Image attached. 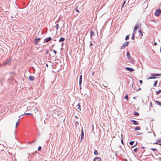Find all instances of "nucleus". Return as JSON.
Instances as JSON below:
<instances>
[{
  "label": "nucleus",
  "mask_w": 161,
  "mask_h": 161,
  "mask_svg": "<svg viewBox=\"0 0 161 161\" xmlns=\"http://www.w3.org/2000/svg\"><path fill=\"white\" fill-rule=\"evenodd\" d=\"M126 55L128 59L130 61V63L132 64H134L135 62V60L130 56V53L129 51L127 52Z\"/></svg>",
  "instance_id": "1"
},
{
  "label": "nucleus",
  "mask_w": 161,
  "mask_h": 161,
  "mask_svg": "<svg viewBox=\"0 0 161 161\" xmlns=\"http://www.w3.org/2000/svg\"><path fill=\"white\" fill-rule=\"evenodd\" d=\"M11 61V58H10L9 59H7L5 61L3 62V64L4 65H10Z\"/></svg>",
  "instance_id": "2"
},
{
  "label": "nucleus",
  "mask_w": 161,
  "mask_h": 161,
  "mask_svg": "<svg viewBox=\"0 0 161 161\" xmlns=\"http://www.w3.org/2000/svg\"><path fill=\"white\" fill-rule=\"evenodd\" d=\"M161 13V10L160 8L156 10L154 15L155 16L158 17L159 16Z\"/></svg>",
  "instance_id": "3"
},
{
  "label": "nucleus",
  "mask_w": 161,
  "mask_h": 161,
  "mask_svg": "<svg viewBox=\"0 0 161 161\" xmlns=\"http://www.w3.org/2000/svg\"><path fill=\"white\" fill-rule=\"evenodd\" d=\"M130 43V42L129 41H127L124 43L122 46L120 47V49L121 50H123L125 48V47L126 46H127L129 43Z\"/></svg>",
  "instance_id": "4"
},
{
  "label": "nucleus",
  "mask_w": 161,
  "mask_h": 161,
  "mask_svg": "<svg viewBox=\"0 0 161 161\" xmlns=\"http://www.w3.org/2000/svg\"><path fill=\"white\" fill-rule=\"evenodd\" d=\"M141 26V24L140 23H137L136 25L135 26L134 30V31H136L137 29H138L139 28H140Z\"/></svg>",
  "instance_id": "5"
},
{
  "label": "nucleus",
  "mask_w": 161,
  "mask_h": 161,
  "mask_svg": "<svg viewBox=\"0 0 161 161\" xmlns=\"http://www.w3.org/2000/svg\"><path fill=\"white\" fill-rule=\"evenodd\" d=\"M52 40V38L50 36L45 38L44 40V42H47Z\"/></svg>",
  "instance_id": "6"
},
{
  "label": "nucleus",
  "mask_w": 161,
  "mask_h": 161,
  "mask_svg": "<svg viewBox=\"0 0 161 161\" xmlns=\"http://www.w3.org/2000/svg\"><path fill=\"white\" fill-rule=\"evenodd\" d=\"M81 138L80 140V142H82V139L84 138V132L83 130V128H82L81 130Z\"/></svg>",
  "instance_id": "7"
},
{
  "label": "nucleus",
  "mask_w": 161,
  "mask_h": 161,
  "mask_svg": "<svg viewBox=\"0 0 161 161\" xmlns=\"http://www.w3.org/2000/svg\"><path fill=\"white\" fill-rule=\"evenodd\" d=\"M125 69L126 70L131 72H132L134 71V69L133 68L130 67H126Z\"/></svg>",
  "instance_id": "8"
},
{
  "label": "nucleus",
  "mask_w": 161,
  "mask_h": 161,
  "mask_svg": "<svg viewBox=\"0 0 161 161\" xmlns=\"http://www.w3.org/2000/svg\"><path fill=\"white\" fill-rule=\"evenodd\" d=\"M41 40V38H36L35 39L34 41V44L35 45H37L38 44V42L39 41Z\"/></svg>",
  "instance_id": "9"
},
{
  "label": "nucleus",
  "mask_w": 161,
  "mask_h": 161,
  "mask_svg": "<svg viewBox=\"0 0 161 161\" xmlns=\"http://www.w3.org/2000/svg\"><path fill=\"white\" fill-rule=\"evenodd\" d=\"M35 79L34 77L33 76L30 75L29 76L28 80L30 81H32Z\"/></svg>",
  "instance_id": "10"
},
{
  "label": "nucleus",
  "mask_w": 161,
  "mask_h": 161,
  "mask_svg": "<svg viewBox=\"0 0 161 161\" xmlns=\"http://www.w3.org/2000/svg\"><path fill=\"white\" fill-rule=\"evenodd\" d=\"M101 159L100 157H95L93 161H101Z\"/></svg>",
  "instance_id": "11"
},
{
  "label": "nucleus",
  "mask_w": 161,
  "mask_h": 161,
  "mask_svg": "<svg viewBox=\"0 0 161 161\" xmlns=\"http://www.w3.org/2000/svg\"><path fill=\"white\" fill-rule=\"evenodd\" d=\"M82 75H80L79 80V85L80 86L82 84Z\"/></svg>",
  "instance_id": "12"
},
{
  "label": "nucleus",
  "mask_w": 161,
  "mask_h": 161,
  "mask_svg": "<svg viewBox=\"0 0 161 161\" xmlns=\"http://www.w3.org/2000/svg\"><path fill=\"white\" fill-rule=\"evenodd\" d=\"M130 121L133 123V124L136 125H138V122L134 119H131L130 120Z\"/></svg>",
  "instance_id": "13"
},
{
  "label": "nucleus",
  "mask_w": 161,
  "mask_h": 161,
  "mask_svg": "<svg viewBox=\"0 0 161 161\" xmlns=\"http://www.w3.org/2000/svg\"><path fill=\"white\" fill-rule=\"evenodd\" d=\"M151 76H161V74H155L153 73L151 74Z\"/></svg>",
  "instance_id": "14"
},
{
  "label": "nucleus",
  "mask_w": 161,
  "mask_h": 161,
  "mask_svg": "<svg viewBox=\"0 0 161 161\" xmlns=\"http://www.w3.org/2000/svg\"><path fill=\"white\" fill-rule=\"evenodd\" d=\"M90 35L91 37H92V36H95V33L93 31H90Z\"/></svg>",
  "instance_id": "15"
},
{
  "label": "nucleus",
  "mask_w": 161,
  "mask_h": 161,
  "mask_svg": "<svg viewBox=\"0 0 161 161\" xmlns=\"http://www.w3.org/2000/svg\"><path fill=\"white\" fill-rule=\"evenodd\" d=\"M76 107L77 108V109H79V110H81L80 105V103H79L77 104V105H76Z\"/></svg>",
  "instance_id": "16"
},
{
  "label": "nucleus",
  "mask_w": 161,
  "mask_h": 161,
  "mask_svg": "<svg viewBox=\"0 0 161 161\" xmlns=\"http://www.w3.org/2000/svg\"><path fill=\"white\" fill-rule=\"evenodd\" d=\"M65 40V38L63 37H61L59 40V42H64Z\"/></svg>",
  "instance_id": "17"
},
{
  "label": "nucleus",
  "mask_w": 161,
  "mask_h": 161,
  "mask_svg": "<svg viewBox=\"0 0 161 161\" xmlns=\"http://www.w3.org/2000/svg\"><path fill=\"white\" fill-rule=\"evenodd\" d=\"M32 114L30 113H25L24 114H22V115H21L20 116H19V117L20 118V117L21 116H22V115H31Z\"/></svg>",
  "instance_id": "18"
},
{
  "label": "nucleus",
  "mask_w": 161,
  "mask_h": 161,
  "mask_svg": "<svg viewBox=\"0 0 161 161\" xmlns=\"http://www.w3.org/2000/svg\"><path fill=\"white\" fill-rule=\"evenodd\" d=\"M94 155H97L98 154V151L97 150H94Z\"/></svg>",
  "instance_id": "19"
},
{
  "label": "nucleus",
  "mask_w": 161,
  "mask_h": 161,
  "mask_svg": "<svg viewBox=\"0 0 161 161\" xmlns=\"http://www.w3.org/2000/svg\"><path fill=\"white\" fill-rule=\"evenodd\" d=\"M141 129V127H140L136 126L134 128V130L135 131H137L138 130H140Z\"/></svg>",
  "instance_id": "20"
},
{
  "label": "nucleus",
  "mask_w": 161,
  "mask_h": 161,
  "mask_svg": "<svg viewBox=\"0 0 161 161\" xmlns=\"http://www.w3.org/2000/svg\"><path fill=\"white\" fill-rule=\"evenodd\" d=\"M155 102L157 103V104L159 106H161V103L159 101H155Z\"/></svg>",
  "instance_id": "21"
},
{
  "label": "nucleus",
  "mask_w": 161,
  "mask_h": 161,
  "mask_svg": "<svg viewBox=\"0 0 161 161\" xmlns=\"http://www.w3.org/2000/svg\"><path fill=\"white\" fill-rule=\"evenodd\" d=\"M133 115H135V116H139V114L136 111L134 112V113L133 114Z\"/></svg>",
  "instance_id": "22"
},
{
  "label": "nucleus",
  "mask_w": 161,
  "mask_h": 161,
  "mask_svg": "<svg viewBox=\"0 0 161 161\" xmlns=\"http://www.w3.org/2000/svg\"><path fill=\"white\" fill-rule=\"evenodd\" d=\"M129 37H130V35H128L126 36L125 37V40L126 41H127L129 39Z\"/></svg>",
  "instance_id": "23"
},
{
  "label": "nucleus",
  "mask_w": 161,
  "mask_h": 161,
  "mask_svg": "<svg viewBox=\"0 0 161 161\" xmlns=\"http://www.w3.org/2000/svg\"><path fill=\"white\" fill-rule=\"evenodd\" d=\"M155 76H152V77H149L147 78V79H156V78L155 77Z\"/></svg>",
  "instance_id": "24"
},
{
  "label": "nucleus",
  "mask_w": 161,
  "mask_h": 161,
  "mask_svg": "<svg viewBox=\"0 0 161 161\" xmlns=\"http://www.w3.org/2000/svg\"><path fill=\"white\" fill-rule=\"evenodd\" d=\"M138 32L142 36V31L141 29H140L139 30Z\"/></svg>",
  "instance_id": "25"
},
{
  "label": "nucleus",
  "mask_w": 161,
  "mask_h": 161,
  "mask_svg": "<svg viewBox=\"0 0 161 161\" xmlns=\"http://www.w3.org/2000/svg\"><path fill=\"white\" fill-rule=\"evenodd\" d=\"M134 141H130V142H129V144L131 145V146H133L134 145Z\"/></svg>",
  "instance_id": "26"
},
{
  "label": "nucleus",
  "mask_w": 161,
  "mask_h": 161,
  "mask_svg": "<svg viewBox=\"0 0 161 161\" xmlns=\"http://www.w3.org/2000/svg\"><path fill=\"white\" fill-rule=\"evenodd\" d=\"M158 83V80H157L154 81V83L153 84V86H156L157 84Z\"/></svg>",
  "instance_id": "27"
},
{
  "label": "nucleus",
  "mask_w": 161,
  "mask_h": 161,
  "mask_svg": "<svg viewBox=\"0 0 161 161\" xmlns=\"http://www.w3.org/2000/svg\"><path fill=\"white\" fill-rule=\"evenodd\" d=\"M55 27L56 28V29L57 30H58L59 28V27H58V24H57L55 26Z\"/></svg>",
  "instance_id": "28"
},
{
  "label": "nucleus",
  "mask_w": 161,
  "mask_h": 161,
  "mask_svg": "<svg viewBox=\"0 0 161 161\" xmlns=\"http://www.w3.org/2000/svg\"><path fill=\"white\" fill-rule=\"evenodd\" d=\"M138 148L137 147H136L134 149V151L135 153H136L138 151Z\"/></svg>",
  "instance_id": "29"
},
{
  "label": "nucleus",
  "mask_w": 161,
  "mask_h": 161,
  "mask_svg": "<svg viewBox=\"0 0 161 161\" xmlns=\"http://www.w3.org/2000/svg\"><path fill=\"white\" fill-rule=\"evenodd\" d=\"M125 98L126 99L127 101L128 100V97L127 94H126L125 97Z\"/></svg>",
  "instance_id": "30"
},
{
  "label": "nucleus",
  "mask_w": 161,
  "mask_h": 161,
  "mask_svg": "<svg viewBox=\"0 0 161 161\" xmlns=\"http://www.w3.org/2000/svg\"><path fill=\"white\" fill-rule=\"evenodd\" d=\"M156 142H158V143H160L161 142V138H160L159 139L157 140L156 141Z\"/></svg>",
  "instance_id": "31"
},
{
  "label": "nucleus",
  "mask_w": 161,
  "mask_h": 161,
  "mask_svg": "<svg viewBox=\"0 0 161 161\" xmlns=\"http://www.w3.org/2000/svg\"><path fill=\"white\" fill-rule=\"evenodd\" d=\"M75 125H76V126H77V125H79V123L78 121H76L75 123Z\"/></svg>",
  "instance_id": "32"
},
{
  "label": "nucleus",
  "mask_w": 161,
  "mask_h": 161,
  "mask_svg": "<svg viewBox=\"0 0 161 161\" xmlns=\"http://www.w3.org/2000/svg\"><path fill=\"white\" fill-rule=\"evenodd\" d=\"M125 3H126V1H123V4H122V5H121V7H122V8H123V7H124V5L125 4Z\"/></svg>",
  "instance_id": "33"
},
{
  "label": "nucleus",
  "mask_w": 161,
  "mask_h": 161,
  "mask_svg": "<svg viewBox=\"0 0 161 161\" xmlns=\"http://www.w3.org/2000/svg\"><path fill=\"white\" fill-rule=\"evenodd\" d=\"M135 36H134V35H132L131 37V39L132 40H134L135 39Z\"/></svg>",
  "instance_id": "34"
},
{
  "label": "nucleus",
  "mask_w": 161,
  "mask_h": 161,
  "mask_svg": "<svg viewBox=\"0 0 161 161\" xmlns=\"http://www.w3.org/2000/svg\"><path fill=\"white\" fill-rule=\"evenodd\" d=\"M151 149L153 151H157V149L156 148H151Z\"/></svg>",
  "instance_id": "35"
},
{
  "label": "nucleus",
  "mask_w": 161,
  "mask_h": 161,
  "mask_svg": "<svg viewBox=\"0 0 161 161\" xmlns=\"http://www.w3.org/2000/svg\"><path fill=\"white\" fill-rule=\"evenodd\" d=\"M42 149V147L41 146H39L38 147V150L39 151H40Z\"/></svg>",
  "instance_id": "36"
},
{
  "label": "nucleus",
  "mask_w": 161,
  "mask_h": 161,
  "mask_svg": "<svg viewBox=\"0 0 161 161\" xmlns=\"http://www.w3.org/2000/svg\"><path fill=\"white\" fill-rule=\"evenodd\" d=\"M121 138H122L121 140V142L123 144H124V143L123 142V139H122V134L121 135Z\"/></svg>",
  "instance_id": "37"
},
{
  "label": "nucleus",
  "mask_w": 161,
  "mask_h": 161,
  "mask_svg": "<svg viewBox=\"0 0 161 161\" xmlns=\"http://www.w3.org/2000/svg\"><path fill=\"white\" fill-rule=\"evenodd\" d=\"M160 93V92H158V91H156V95H158V94H159Z\"/></svg>",
  "instance_id": "38"
},
{
  "label": "nucleus",
  "mask_w": 161,
  "mask_h": 161,
  "mask_svg": "<svg viewBox=\"0 0 161 161\" xmlns=\"http://www.w3.org/2000/svg\"><path fill=\"white\" fill-rule=\"evenodd\" d=\"M139 83L141 85L143 83L142 80H139Z\"/></svg>",
  "instance_id": "39"
},
{
  "label": "nucleus",
  "mask_w": 161,
  "mask_h": 161,
  "mask_svg": "<svg viewBox=\"0 0 161 161\" xmlns=\"http://www.w3.org/2000/svg\"><path fill=\"white\" fill-rule=\"evenodd\" d=\"M135 33H136V31H134V30H133V33L132 34V35H134V36H135Z\"/></svg>",
  "instance_id": "40"
},
{
  "label": "nucleus",
  "mask_w": 161,
  "mask_h": 161,
  "mask_svg": "<svg viewBox=\"0 0 161 161\" xmlns=\"http://www.w3.org/2000/svg\"><path fill=\"white\" fill-rule=\"evenodd\" d=\"M53 53H55V54H56L57 53V52L56 51L54 50H53Z\"/></svg>",
  "instance_id": "41"
},
{
  "label": "nucleus",
  "mask_w": 161,
  "mask_h": 161,
  "mask_svg": "<svg viewBox=\"0 0 161 161\" xmlns=\"http://www.w3.org/2000/svg\"><path fill=\"white\" fill-rule=\"evenodd\" d=\"M75 11L77 12H79V11L78 9H77V7L75 8Z\"/></svg>",
  "instance_id": "42"
},
{
  "label": "nucleus",
  "mask_w": 161,
  "mask_h": 161,
  "mask_svg": "<svg viewBox=\"0 0 161 161\" xmlns=\"http://www.w3.org/2000/svg\"><path fill=\"white\" fill-rule=\"evenodd\" d=\"M48 53H49V51L48 50H46V54H48Z\"/></svg>",
  "instance_id": "43"
},
{
  "label": "nucleus",
  "mask_w": 161,
  "mask_h": 161,
  "mask_svg": "<svg viewBox=\"0 0 161 161\" xmlns=\"http://www.w3.org/2000/svg\"><path fill=\"white\" fill-rule=\"evenodd\" d=\"M153 144H159V143L158 142H156L155 143H153Z\"/></svg>",
  "instance_id": "44"
},
{
  "label": "nucleus",
  "mask_w": 161,
  "mask_h": 161,
  "mask_svg": "<svg viewBox=\"0 0 161 161\" xmlns=\"http://www.w3.org/2000/svg\"><path fill=\"white\" fill-rule=\"evenodd\" d=\"M153 144H159V143L158 142H156L155 143H153Z\"/></svg>",
  "instance_id": "45"
},
{
  "label": "nucleus",
  "mask_w": 161,
  "mask_h": 161,
  "mask_svg": "<svg viewBox=\"0 0 161 161\" xmlns=\"http://www.w3.org/2000/svg\"><path fill=\"white\" fill-rule=\"evenodd\" d=\"M18 123H19V122H16V127L17 126Z\"/></svg>",
  "instance_id": "46"
},
{
  "label": "nucleus",
  "mask_w": 161,
  "mask_h": 161,
  "mask_svg": "<svg viewBox=\"0 0 161 161\" xmlns=\"http://www.w3.org/2000/svg\"><path fill=\"white\" fill-rule=\"evenodd\" d=\"M154 45H155V46H156V45H157V42H154Z\"/></svg>",
  "instance_id": "47"
},
{
  "label": "nucleus",
  "mask_w": 161,
  "mask_h": 161,
  "mask_svg": "<svg viewBox=\"0 0 161 161\" xmlns=\"http://www.w3.org/2000/svg\"><path fill=\"white\" fill-rule=\"evenodd\" d=\"M141 90V88H139L137 90H136V91L137 92L138 91L140 90Z\"/></svg>",
  "instance_id": "48"
},
{
  "label": "nucleus",
  "mask_w": 161,
  "mask_h": 161,
  "mask_svg": "<svg viewBox=\"0 0 161 161\" xmlns=\"http://www.w3.org/2000/svg\"><path fill=\"white\" fill-rule=\"evenodd\" d=\"M46 66L47 67H48V64H46Z\"/></svg>",
  "instance_id": "49"
},
{
  "label": "nucleus",
  "mask_w": 161,
  "mask_h": 161,
  "mask_svg": "<svg viewBox=\"0 0 161 161\" xmlns=\"http://www.w3.org/2000/svg\"><path fill=\"white\" fill-rule=\"evenodd\" d=\"M136 146V145H133L131 147V148H133V147Z\"/></svg>",
  "instance_id": "50"
},
{
  "label": "nucleus",
  "mask_w": 161,
  "mask_h": 161,
  "mask_svg": "<svg viewBox=\"0 0 161 161\" xmlns=\"http://www.w3.org/2000/svg\"><path fill=\"white\" fill-rule=\"evenodd\" d=\"M93 45L92 43H91L90 44V46L91 47Z\"/></svg>",
  "instance_id": "51"
},
{
  "label": "nucleus",
  "mask_w": 161,
  "mask_h": 161,
  "mask_svg": "<svg viewBox=\"0 0 161 161\" xmlns=\"http://www.w3.org/2000/svg\"><path fill=\"white\" fill-rule=\"evenodd\" d=\"M64 44V42H63V43H62V44H61V46L62 47H63Z\"/></svg>",
  "instance_id": "52"
},
{
  "label": "nucleus",
  "mask_w": 161,
  "mask_h": 161,
  "mask_svg": "<svg viewBox=\"0 0 161 161\" xmlns=\"http://www.w3.org/2000/svg\"><path fill=\"white\" fill-rule=\"evenodd\" d=\"M152 21L154 22L155 23H156V22L155 21V20H152Z\"/></svg>",
  "instance_id": "53"
},
{
  "label": "nucleus",
  "mask_w": 161,
  "mask_h": 161,
  "mask_svg": "<svg viewBox=\"0 0 161 161\" xmlns=\"http://www.w3.org/2000/svg\"><path fill=\"white\" fill-rule=\"evenodd\" d=\"M150 103L151 105V106L152 107V103L151 101H150Z\"/></svg>",
  "instance_id": "54"
},
{
  "label": "nucleus",
  "mask_w": 161,
  "mask_h": 161,
  "mask_svg": "<svg viewBox=\"0 0 161 161\" xmlns=\"http://www.w3.org/2000/svg\"><path fill=\"white\" fill-rule=\"evenodd\" d=\"M142 134H143L142 133H140V134H137L136 135V136H137V135H138Z\"/></svg>",
  "instance_id": "55"
},
{
  "label": "nucleus",
  "mask_w": 161,
  "mask_h": 161,
  "mask_svg": "<svg viewBox=\"0 0 161 161\" xmlns=\"http://www.w3.org/2000/svg\"><path fill=\"white\" fill-rule=\"evenodd\" d=\"M14 73V72H11L10 73V74L11 75V74H13Z\"/></svg>",
  "instance_id": "56"
},
{
  "label": "nucleus",
  "mask_w": 161,
  "mask_h": 161,
  "mask_svg": "<svg viewBox=\"0 0 161 161\" xmlns=\"http://www.w3.org/2000/svg\"><path fill=\"white\" fill-rule=\"evenodd\" d=\"M94 72H92V76H93V74H94Z\"/></svg>",
  "instance_id": "57"
},
{
  "label": "nucleus",
  "mask_w": 161,
  "mask_h": 161,
  "mask_svg": "<svg viewBox=\"0 0 161 161\" xmlns=\"http://www.w3.org/2000/svg\"><path fill=\"white\" fill-rule=\"evenodd\" d=\"M124 159L125 161H128V160L126 158H125Z\"/></svg>",
  "instance_id": "58"
},
{
  "label": "nucleus",
  "mask_w": 161,
  "mask_h": 161,
  "mask_svg": "<svg viewBox=\"0 0 161 161\" xmlns=\"http://www.w3.org/2000/svg\"><path fill=\"white\" fill-rule=\"evenodd\" d=\"M142 103H144L143 100L142 99Z\"/></svg>",
  "instance_id": "59"
},
{
  "label": "nucleus",
  "mask_w": 161,
  "mask_h": 161,
  "mask_svg": "<svg viewBox=\"0 0 161 161\" xmlns=\"http://www.w3.org/2000/svg\"><path fill=\"white\" fill-rule=\"evenodd\" d=\"M158 91L160 93V92H161V89L160 90H159Z\"/></svg>",
  "instance_id": "60"
},
{
  "label": "nucleus",
  "mask_w": 161,
  "mask_h": 161,
  "mask_svg": "<svg viewBox=\"0 0 161 161\" xmlns=\"http://www.w3.org/2000/svg\"><path fill=\"white\" fill-rule=\"evenodd\" d=\"M158 91L160 93V92H161V89L160 90H159Z\"/></svg>",
  "instance_id": "61"
},
{
  "label": "nucleus",
  "mask_w": 161,
  "mask_h": 161,
  "mask_svg": "<svg viewBox=\"0 0 161 161\" xmlns=\"http://www.w3.org/2000/svg\"><path fill=\"white\" fill-rule=\"evenodd\" d=\"M158 91L160 93V92H161V89L160 90H159Z\"/></svg>",
  "instance_id": "62"
},
{
  "label": "nucleus",
  "mask_w": 161,
  "mask_h": 161,
  "mask_svg": "<svg viewBox=\"0 0 161 161\" xmlns=\"http://www.w3.org/2000/svg\"><path fill=\"white\" fill-rule=\"evenodd\" d=\"M136 97H133V98L134 99H135Z\"/></svg>",
  "instance_id": "63"
},
{
  "label": "nucleus",
  "mask_w": 161,
  "mask_h": 161,
  "mask_svg": "<svg viewBox=\"0 0 161 161\" xmlns=\"http://www.w3.org/2000/svg\"><path fill=\"white\" fill-rule=\"evenodd\" d=\"M158 158L161 160V157H159Z\"/></svg>",
  "instance_id": "64"
}]
</instances>
